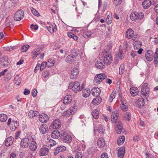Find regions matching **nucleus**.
<instances>
[{
	"label": "nucleus",
	"instance_id": "41",
	"mask_svg": "<svg viewBox=\"0 0 158 158\" xmlns=\"http://www.w3.org/2000/svg\"><path fill=\"white\" fill-rule=\"evenodd\" d=\"M97 130L99 133H103L105 129L103 125L101 124L99 125L97 128Z\"/></svg>",
	"mask_w": 158,
	"mask_h": 158
},
{
	"label": "nucleus",
	"instance_id": "64",
	"mask_svg": "<svg viewBox=\"0 0 158 158\" xmlns=\"http://www.w3.org/2000/svg\"><path fill=\"white\" fill-rule=\"evenodd\" d=\"M69 109H70L71 110H74V113L75 114L76 111V109L75 108V104H73V105H72L71 106V107L69 108Z\"/></svg>",
	"mask_w": 158,
	"mask_h": 158
},
{
	"label": "nucleus",
	"instance_id": "21",
	"mask_svg": "<svg viewBox=\"0 0 158 158\" xmlns=\"http://www.w3.org/2000/svg\"><path fill=\"white\" fill-rule=\"evenodd\" d=\"M105 64L103 60H100L97 62L95 64V66L97 68L102 69L105 67Z\"/></svg>",
	"mask_w": 158,
	"mask_h": 158
},
{
	"label": "nucleus",
	"instance_id": "37",
	"mask_svg": "<svg viewBox=\"0 0 158 158\" xmlns=\"http://www.w3.org/2000/svg\"><path fill=\"white\" fill-rule=\"evenodd\" d=\"M121 104H120V107L123 110L126 111L128 109V106L126 103H124L123 100H121Z\"/></svg>",
	"mask_w": 158,
	"mask_h": 158
},
{
	"label": "nucleus",
	"instance_id": "6",
	"mask_svg": "<svg viewBox=\"0 0 158 158\" xmlns=\"http://www.w3.org/2000/svg\"><path fill=\"white\" fill-rule=\"evenodd\" d=\"M60 139L63 142L67 143H70L72 140L71 136L64 132L61 133Z\"/></svg>",
	"mask_w": 158,
	"mask_h": 158
},
{
	"label": "nucleus",
	"instance_id": "46",
	"mask_svg": "<svg viewBox=\"0 0 158 158\" xmlns=\"http://www.w3.org/2000/svg\"><path fill=\"white\" fill-rule=\"evenodd\" d=\"M117 56L121 60L123 59L124 57V55L122 50H119V51L116 54Z\"/></svg>",
	"mask_w": 158,
	"mask_h": 158
},
{
	"label": "nucleus",
	"instance_id": "25",
	"mask_svg": "<svg viewBox=\"0 0 158 158\" xmlns=\"http://www.w3.org/2000/svg\"><path fill=\"white\" fill-rule=\"evenodd\" d=\"M39 130L41 133L44 134L48 131V126L45 124H43L40 126Z\"/></svg>",
	"mask_w": 158,
	"mask_h": 158
},
{
	"label": "nucleus",
	"instance_id": "32",
	"mask_svg": "<svg viewBox=\"0 0 158 158\" xmlns=\"http://www.w3.org/2000/svg\"><path fill=\"white\" fill-rule=\"evenodd\" d=\"M105 143L103 138H99L98 140L97 145L100 148H103L105 145Z\"/></svg>",
	"mask_w": 158,
	"mask_h": 158
},
{
	"label": "nucleus",
	"instance_id": "58",
	"mask_svg": "<svg viewBox=\"0 0 158 158\" xmlns=\"http://www.w3.org/2000/svg\"><path fill=\"white\" fill-rule=\"evenodd\" d=\"M82 154L81 152H77L76 153L75 156V158H82Z\"/></svg>",
	"mask_w": 158,
	"mask_h": 158
},
{
	"label": "nucleus",
	"instance_id": "28",
	"mask_svg": "<svg viewBox=\"0 0 158 158\" xmlns=\"http://www.w3.org/2000/svg\"><path fill=\"white\" fill-rule=\"evenodd\" d=\"M74 110L72 111L70 109H69L63 113L62 115L66 117H69L71 115H73L74 114Z\"/></svg>",
	"mask_w": 158,
	"mask_h": 158
},
{
	"label": "nucleus",
	"instance_id": "31",
	"mask_svg": "<svg viewBox=\"0 0 158 158\" xmlns=\"http://www.w3.org/2000/svg\"><path fill=\"white\" fill-rule=\"evenodd\" d=\"M76 58L74 57L72 55H69L65 59V61L68 63L72 64L75 61Z\"/></svg>",
	"mask_w": 158,
	"mask_h": 158
},
{
	"label": "nucleus",
	"instance_id": "3",
	"mask_svg": "<svg viewBox=\"0 0 158 158\" xmlns=\"http://www.w3.org/2000/svg\"><path fill=\"white\" fill-rule=\"evenodd\" d=\"M107 75L104 73L97 74L94 79V82L96 84H99L104 79L106 78Z\"/></svg>",
	"mask_w": 158,
	"mask_h": 158
},
{
	"label": "nucleus",
	"instance_id": "54",
	"mask_svg": "<svg viewBox=\"0 0 158 158\" xmlns=\"http://www.w3.org/2000/svg\"><path fill=\"white\" fill-rule=\"evenodd\" d=\"M50 74V72L48 70H46L43 73V75L45 78L48 77Z\"/></svg>",
	"mask_w": 158,
	"mask_h": 158
},
{
	"label": "nucleus",
	"instance_id": "11",
	"mask_svg": "<svg viewBox=\"0 0 158 158\" xmlns=\"http://www.w3.org/2000/svg\"><path fill=\"white\" fill-rule=\"evenodd\" d=\"M61 126V122L60 120L58 119H56L53 121L51 127L54 129H59Z\"/></svg>",
	"mask_w": 158,
	"mask_h": 158
},
{
	"label": "nucleus",
	"instance_id": "30",
	"mask_svg": "<svg viewBox=\"0 0 158 158\" xmlns=\"http://www.w3.org/2000/svg\"><path fill=\"white\" fill-rule=\"evenodd\" d=\"M130 92L131 95L133 96L137 95L139 93V90L136 87H132L130 90Z\"/></svg>",
	"mask_w": 158,
	"mask_h": 158
},
{
	"label": "nucleus",
	"instance_id": "48",
	"mask_svg": "<svg viewBox=\"0 0 158 158\" xmlns=\"http://www.w3.org/2000/svg\"><path fill=\"white\" fill-rule=\"evenodd\" d=\"M91 35V32L90 31H87L83 33V36L85 38H87L90 37Z\"/></svg>",
	"mask_w": 158,
	"mask_h": 158
},
{
	"label": "nucleus",
	"instance_id": "24",
	"mask_svg": "<svg viewBox=\"0 0 158 158\" xmlns=\"http://www.w3.org/2000/svg\"><path fill=\"white\" fill-rule=\"evenodd\" d=\"M91 93V91L88 88H86L83 89L82 91V96L83 97L87 98Z\"/></svg>",
	"mask_w": 158,
	"mask_h": 158
},
{
	"label": "nucleus",
	"instance_id": "57",
	"mask_svg": "<svg viewBox=\"0 0 158 158\" xmlns=\"http://www.w3.org/2000/svg\"><path fill=\"white\" fill-rule=\"evenodd\" d=\"M37 93V90L36 89H34L32 91V94L33 97H35Z\"/></svg>",
	"mask_w": 158,
	"mask_h": 158
},
{
	"label": "nucleus",
	"instance_id": "53",
	"mask_svg": "<svg viewBox=\"0 0 158 158\" xmlns=\"http://www.w3.org/2000/svg\"><path fill=\"white\" fill-rule=\"evenodd\" d=\"M116 93L115 91H113L110 95V97L109 101L111 102L113 99L115 98Z\"/></svg>",
	"mask_w": 158,
	"mask_h": 158
},
{
	"label": "nucleus",
	"instance_id": "61",
	"mask_svg": "<svg viewBox=\"0 0 158 158\" xmlns=\"http://www.w3.org/2000/svg\"><path fill=\"white\" fill-rule=\"evenodd\" d=\"M139 139L138 135H136L134 136L133 139L134 142H138L139 140Z\"/></svg>",
	"mask_w": 158,
	"mask_h": 158
},
{
	"label": "nucleus",
	"instance_id": "19",
	"mask_svg": "<svg viewBox=\"0 0 158 158\" xmlns=\"http://www.w3.org/2000/svg\"><path fill=\"white\" fill-rule=\"evenodd\" d=\"M125 148L123 147L119 148L117 153L118 158H123L125 154Z\"/></svg>",
	"mask_w": 158,
	"mask_h": 158
},
{
	"label": "nucleus",
	"instance_id": "56",
	"mask_svg": "<svg viewBox=\"0 0 158 158\" xmlns=\"http://www.w3.org/2000/svg\"><path fill=\"white\" fill-rule=\"evenodd\" d=\"M119 74L120 75L123 74L124 71V68L123 66L121 65L119 68Z\"/></svg>",
	"mask_w": 158,
	"mask_h": 158
},
{
	"label": "nucleus",
	"instance_id": "5",
	"mask_svg": "<svg viewBox=\"0 0 158 158\" xmlns=\"http://www.w3.org/2000/svg\"><path fill=\"white\" fill-rule=\"evenodd\" d=\"M24 16V11L22 10H19L15 13L14 18L16 21H19L23 19Z\"/></svg>",
	"mask_w": 158,
	"mask_h": 158
},
{
	"label": "nucleus",
	"instance_id": "13",
	"mask_svg": "<svg viewBox=\"0 0 158 158\" xmlns=\"http://www.w3.org/2000/svg\"><path fill=\"white\" fill-rule=\"evenodd\" d=\"M119 114L117 110H115L112 112L111 115V120L112 123H116L117 122L118 117Z\"/></svg>",
	"mask_w": 158,
	"mask_h": 158
},
{
	"label": "nucleus",
	"instance_id": "36",
	"mask_svg": "<svg viewBox=\"0 0 158 158\" xmlns=\"http://www.w3.org/2000/svg\"><path fill=\"white\" fill-rule=\"evenodd\" d=\"M40 48H38L35 50H34L32 52V54L33 55L32 58L33 59H35L37 56L40 53Z\"/></svg>",
	"mask_w": 158,
	"mask_h": 158
},
{
	"label": "nucleus",
	"instance_id": "42",
	"mask_svg": "<svg viewBox=\"0 0 158 158\" xmlns=\"http://www.w3.org/2000/svg\"><path fill=\"white\" fill-rule=\"evenodd\" d=\"M92 115L94 118L95 119L98 118L99 117V112L98 110H97L96 109L94 110L92 112Z\"/></svg>",
	"mask_w": 158,
	"mask_h": 158
},
{
	"label": "nucleus",
	"instance_id": "44",
	"mask_svg": "<svg viewBox=\"0 0 158 158\" xmlns=\"http://www.w3.org/2000/svg\"><path fill=\"white\" fill-rule=\"evenodd\" d=\"M112 18L111 15H108L106 19V22L107 24H110L112 22Z\"/></svg>",
	"mask_w": 158,
	"mask_h": 158
},
{
	"label": "nucleus",
	"instance_id": "55",
	"mask_svg": "<svg viewBox=\"0 0 158 158\" xmlns=\"http://www.w3.org/2000/svg\"><path fill=\"white\" fill-rule=\"evenodd\" d=\"M122 2V0H114L113 3L115 6H118L120 5Z\"/></svg>",
	"mask_w": 158,
	"mask_h": 158
},
{
	"label": "nucleus",
	"instance_id": "49",
	"mask_svg": "<svg viewBox=\"0 0 158 158\" xmlns=\"http://www.w3.org/2000/svg\"><path fill=\"white\" fill-rule=\"evenodd\" d=\"M67 35L69 37L73 38L75 40H77L78 39V37L77 35L71 32H68Z\"/></svg>",
	"mask_w": 158,
	"mask_h": 158
},
{
	"label": "nucleus",
	"instance_id": "22",
	"mask_svg": "<svg viewBox=\"0 0 158 158\" xmlns=\"http://www.w3.org/2000/svg\"><path fill=\"white\" fill-rule=\"evenodd\" d=\"M14 140V138L13 137L11 136L9 137L6 139L5 144L7 147L10 146L13 144Z\"/></svg>",
	"mask_w": 158,
	"mask_h": 158
},
{
	"label": "nucleus",
	"instance_id": "52",
	"mask_svg": "<svg viewBox=\"0 0 158 158\" xmlns=\"http://www.w3.org/2000/svg\"><path fill=\"white\" fill-rule=\"evenodd\" d=\"M46 66H47V63L46 62L44 61L42 62L41 64V65H40V70H43Z\"/></svg>",
	"mask_w": 158,
	"mask_h": 158
},
{
	"label": "nucleus",
	"instance_id": "8",
	"mask_svg": "<svg viewBox=\"0 0 158 158\" xmlns=\"http://www.w3.org/2000/svg\"><path fill=\"white\" fill-rule=\"evenodd\" d=\"M31 139H30L31 141V143L29 145V149L31 151L34 152L35 151L37 147V144L36 142L34 140L35 136L33 135L32 136H31Z\"/></svg>",
	"mask_w": 158,
	"mask_h": 158
},
{
	"label": "nucleus",
	"instance_id": "35",
	"mask_svg": "<svg viewBox=\"0 0 158 158\" xmlns=\"http://www.w3.org/2000/svg\"><path fill=\"white\" fill-rule=\"evenodd\" d=\"M144 104V99L143 98L139 99L137 102V106L139 108H141L143 106Z\"/></svg>",
	"mask_w": 158,
	"mask_h": 158
},
{
	"label": "nucleus",
	"instance_id": "15",
	"mask_svg": "<svg viewBox=\"0 0 158 158\" xmlns=\"http://www.w3.org/2000/svg\"><path fill=\"white\" fill-rule=\"evenodd\" d=\"M152 4L151 0H144L142 2L143 7L144 9H148Z\"/></svg>",
	"mask_w": 158,
	"mask_h": 158
},
{
	"label": "nucleus",
	"instance_id": "45",
	"mask_svg": "<svg viewBox=\"0 0 158 158\" xmlns=\"http://www.w3.org/2000/svg\"><path fill=\"white\" fill-rule=\"evenodd\" d=\"M7 116L4 114H0V121L5 122L7 120Z\"/></svg>",
	"mask_w": 158,
	"mask_h": 158
},
{
	"label": "nucleus",
	"instance_id": "10",
	"mask_svg": "<svg viewBox=\"0 0 158 158\" xmlns=\"http://www.w3.org/2000/svg\"><path fill=\"white\" fill-rule=\"evenodd\" d=\"M30 144V140L27 138H24L21 139L20 142V146L23 148H26Z\"/></svg>",
	"mask_w": 158,
	"mask_h": 158
},
{
	"label": "nucleus",
	"instance_id": "51",
	"mask_svg": "<svg viewBox=\"0 0 158 158\" xmlns=\"http://www.w3.org/2000/svg\"><path fill=\"white\" fill-rule=\"evenodd\" d=\"M31 12L35 15L37 16H39L40 15V14H39V13L35 9H34L33 7H31Z\"/></svg>",
	"mask_w": 158,
	"mask_h": 158
},
{
	"label": "nucleus",
	"instance_id": "4",
	"mask_svg": "<svg viewBox=\"0 0 158 158\" xmlns=\"http://www.w3.org/2000/svg\"><path fill=\"white\" fill-rule=\"evenodd\" d=\"M80 84L77 81H72L69 84L68 87L69 89H72V90L75 93L80 91Z\"/></svg>",
	"mask_w": 158,
	"mask_h": 158
},
{
	"label": "nucleus",
	"instance_id": "27",
	"mask_svg": "<svg viewBox=\"0 0 158 158\" xmlns=\"http://www.w3.org/2000/svg\"><path fill=\"white\" fill-rule=\"evenodd\" d=\"M134 34V31L131 28L127 30L126 33V37L128 39H130L132 38Z\"/></svg>",
	"mask_w": 158,
	"mask_h": 158
},
{
	"label": "nucleus",
	"instance_id": "7",
	"mask_svg": "<svg viewBox=\"0 0 158 158\" xmlns=\"http://www.w3.org/2000/svg\"><path fill=\"white\" fill-rule=\"evenodd\" d=\"M142 94L144 96H146L149 93L150 89L148 83H145L143 84L141 88Z\"/></svg>",
	"mask_w": 158,
	"mask_h": 158
},
{
	"label": "nucleus",
	"instance_id": "59",
	"mask_svg": "<svg viewBox=\"0 0 158 158\" xmlns=\"http://www.w3.org/2000/svg\"><path fill=\"white\" fill-rule=\"evenodd\" d=\"M154 63H155V67H156L157 65V63L158 62V55H156V56L154 57Z\"/></svg>",
	"mask_w": 158,
	"mask_h": 158
},
{
	"label": "nucleus",
	"instance_id": "14",
	"mask_svg": "<svg viewBox=\"0 0 158 158\" xmlns=\"http://www.w3.org/2000/svg\"><path fill=\"white\" fill-rule=\"evenodd\" d=\"M19 126V122L17 121L13 120L10 126V129L12 131H15Z\"/></svg>",
	"mask_w": 158,
	"mask_h": 158
},
{
	"label": "nucleus",
	"instance_id": "63",
	"mask_svg": "<svg viewBox=\"0 0 158 158\" xmlns=\"http://www.w3.org/2000/svg\"><path fill=\"white\" fill-rule=\"evenodd\" d=\"M53 132L55 133L56 135V137H59L60 136V132L59 131L57 130V129H56L53 131Z\"/></svg>",
	"mask_w": 158,
	"mask_h": 158
},
{
	"label": "nucleus",
	"instance_id": "9",
	"mask_svg": "<svg viewBox=\"0 0 158 158\" xmlns=\"http://www.w3.org/2000/svg\"><path fill=\"white\" fill-rule=\"evenodd\" d=\"M79 74V71L77 68H74L71 70L70 73V77L71 79H74L76 78Z\"/></svg>",
	"mask_w": 158,
	"mask_h": 158
},
{
	"label": "nucleus",
	"instance_id": "47",
	"mask_svg": "<svg viewBox=\"0 0 158 158\" xmlns=\"http://www.w3.org/2000/svg\"><path fill=\"white\" fill-rule=\"evenodd\" d=\"M124 118L126 120L130 121L131 118V113L129 112H126L124 114Z\"/></svg>",
	"mask_w": 158,
	"mask_h": 158
},
{
	"label": "nucleus",
	"instance_id": "62",
	"mask_svg": "<svg viewBox=\"0 0 158 158\" xmlns=\"http://www.w3.org/2000/svg\"><path fill=\"white\" fill-rule=\"evenodd\" d=\"M49 142L50 143V145L52 146L55 145L56 143L55 141L52 139L49 140Z\"/></svg>",
	"mask_w": 158,
	"mask_h": 158
},
{
	"label": "nucleus",
	"instance_id": "43",
	"mask_svg": "<svg viewBox=\"0 0 158 158\" xmlns=\"http://www.w3.org/2000/svg\"><path fill=\"white\" fill-rule=\"evenodd\" d=\"M54 61L52 59H50L47 63V67H52L54 64Z\"/></svg>",
	"mask_w": 158,
	"mask_h": 158
},
{
	"label": "nucleus",
	"instance_id": "33",
	"mask_svg": "<svg viewBox=\"0 0 158 158\" xmlns=\"http://www.w3.org/2000/svg\"><path fill=\"white\" fill-rule=\"evenodd\" d=\"M39 113L38 111H35V112L33 110H31L28 114V116L30 118H32L35 116H38Z\"/></svg>",
	"mask_w": 158,
	"mask_h": 158
},
{
	"label": "nucleus",
	"instance_id": "26",
	"mask_svg": "<svg viewBox=\"0 0 158 158\" xmlns=\"http://www.w3.org/2000/svg\"><path fill=\"white\" fill-rule=\"evenodd\" d=\"M48 149L46 147L41 148L39 152L41 156H44L47 155L48 153Z\"/></svg>",
	"mask_w": 158,
	"mask_h": 158
},
{
	"label": "nucleus",
	"instance_id": "17",
	"mask_svg": "<svg viewBox=\"0 0 158 158\" xmlns=\"http://www.w3.org/2000/svg\"><path fill=\"white\" fill-rule=\"evenodd\" d=\"M92 94L94 97H98L101 93L100 89L98 87H94L91 90Z\"/></svg>",
	"mask_w": 158,
	"mask_h": 158
},
{
	"label": "nucleus",
	"instance_id": "34",
	"mask_svg": "<svg viewBox=\"0 0 158 158\" xmlns=\"http://www.w3.org/2000/svg\"><path fill=\"white\" fill-rule=\"evenodd\" d=\"M102 100V98L101 97H97L93 100L92 102L94 105H97L100 103Z\"/></svg>",
	"mask_w": 158,
	"mask_h": 158
},
{
	"label": "nucleus",
	"instance_id": "39",
	"mask_svg": "<svg viewBox=\"0 0 158 158\" xmlns=\"http://www.w3.org/2000/svg\"><path fill=\"white\" fill-rule=\"evenodd\" d=\"M125 140V138L124 136H122L120 137L117 139V142L118 145H121L122 144Z\"/></svg>",
	"mask_w": 158,
	"mask_h": 158
},
{
	"label": "nucleus",
	"instance_id": "50",
	"mask_svg": "<svg viewBox=\"0 0 158 158\" xmlns=\"http://www.w3.org/2000/svg\"><path fill=\"white\" fill-rule=\"evenodd\" d=\"M29 47L30 46L28 44H26L23 45L21 47V50L22 52H27Z\"/></svg>",
	"mask_w": 158,
	"mask_h": 158
},
{
	"label": "nucleus",
	"instance_id": "29",
	"mask_svg": "<svg viewBox=\"0 0 158 158\" xmlns=\"http://www.w3.org/2000/svg\"><path fill=\"white\" fill-rule=\"evenodd\" d=\"M72 97L70 95H66L63 99V102L64 104H69L71 102Z\"/></svg>",
	"mask_w": 158,
	"mask_h": 158
},
{
	"label": "nucleus",
	"instance_id": "16",
	"mask_svg": "<svg viewBox=\"0 0 158 158\" xmlns=\"http://www.w3.org/2000/svg\"><path fill=\"white\" fill-rule=\"evenodd\" d=\"M39 115V119L42 123H45L48 120V117L47 114L43 113Z\"/></svg>",
	"mask_w": 158,
	"mask_h": 158
},
{
	"label": "nucleus",
	"instance_id": "1",
	"mask_svg": "<svg viewBox=\"0 0 158 158\" xmlns=\"http://www.w3.org/2000/svg\"><path fill=\"white\" fill-rule=\"evenodd\" d=\"M104 57V63L110 64L112 61V58L111 55L110 54L109 51L107 49L104 50L102 52V54Z\"/></svg>",
	"mask_w": 158,
	"mask_h": 158
},
{
	"label": "nucleus",
	"instance_id": "40",
	"mask_svg": "<svg viewBox=\"0 0 158 158\" xmlns=\"http://www.w3.org/2000/svg\"><path fill=\"white\" fill-rule=\"evenodd\" d=\"M14 80L15 82L16 85H19L20 84L21 80L20 77H19V75H17L15 76Z\"/></svg>",
	"mask_w": 158,
	"mask_h": 158
},
{
	"label": "nucleus",
	"instance_id": "60",
	"mask_svg": "<svg viewBox=\"0 0 158 158\" xmlns=\"http://www.w3.org/2000/svg\"><path fill=\"white\" fill-rule=\"evenodd\" d=\"M30 27L35 30H36L38 28V26L36 24L34 25L33 24H31L30 26Z\"/></svg>",
	"mask_w": 158,
	"mask_h": 158
},
{
	"label": "nucleus",
	"instance_id": "18",
	"mask_svg": "<svg viewBox=\"0 0 158 158\" xmlns=\"http://www.w3.org/2000/svg\"><path fill=\"white\" fill-rule=\"evenodd\" d=\"M153 53L151 50H148L145 54V57L148 61H151L153 60Z\"/></svg>",
	"mask_w": 158,
	"mask_h": 158
},
{
	"label": "nucleus",
	"instance_id": "23",
	"mask_svg": "<svg viewBox=\"0 0 158 158\" xmlns=\"http://www.w3.org/2000/svg\"><path fill=\"white\" fill-rule=\"evenodd\" d=\"M123 128V125L121 122H118L115 128L116 133L118 134H120Z\"/></svg>",
	"mask_w": 158,
	"mask_h": 158
},
{
	"label": "nucleus",
	"instance_id": "20",
	"mask_svg": "<svg viewBox=\"0 0 158 158\" xmlns=\"http://www.w3.org/2000/svg\"><path fill=\"white\" fill-rule=\"evenodd\" d=\"M66 147L64 146H60L57 147L55 150L54 155H56L59 152H64L66 150Z\"/></svg>",
	"mask_w": 158,
	"mask_h": 158
},
{
	"label": "nucleus",
	"instance_id": "2",
	"mask_svg": "<svg viewBox=\"0 0 158 158\" xmlns=\"http://www.w3.org/2000/svg\"><path fill=\"white\" fill-rule=\"evenodd\" d=\"M144 17V14L141 12H133L130 15V18L133 21H136L137 20L142 19Z\"/></svg>",
	"mask_w": 158,
	"mask_h": 158
},
{
	"label": "nucleus",
	"instance_id": "38",
	"mask_svg": "<svg viewBox=\"0 0 158 158\" xmlns=\"http://www.w3.org/2000/svg\"><path fill=\"white\" fill-rule=\"evenodd\" d=\"M71 55L74 56V57L76 58L78 55L79 53V51L75 48L72 49L70 51Z\"/></svg>",
	"mask_w": 158,
	"mask_h": 158
},
{
	"label": "nucleus",
	"instance_id": "12",
	"mask_svg": "<svg viewBox=\"0 0 158 158\" xmlns=\"http://www.w3.org/2000/svg\"><path fill=\"white\" fill-rule=\"evenodd\" d=\"M8 58L7 56H4L2 58H0V62L1 63L2 66L4 67H7L10 65Z\"/></svg>",
	"mask_w": 158,
	"mask_h": 158
}]
</instances>
